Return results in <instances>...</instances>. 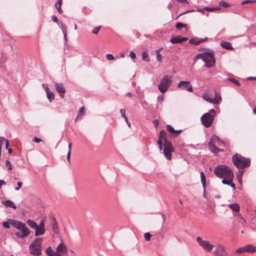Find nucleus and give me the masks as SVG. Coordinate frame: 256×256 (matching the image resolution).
I'll return each instance as SVG.
<instances>
[{
    "label": "nucleus",
    "mask_w": 256,
    "mask_h": 256,
    "mask_svg": "<svg viewBox=\"0 0 256 256\" xmlns=\"http://www.w3.org/2000/svg\"><path fill=\"white\" fill-rule=\"evenodd\" d=\"M10 224L18 230V232H15L14 234L19 238H25L30 234V230L22 222L15 220H10Z\"/></svg>",
    "instance_id": "nucleus-1"
},
{
    "label": "nucleus",
    "mask_w": 256,
    "mask_h": 256,
    "mask_svg": "<svg viewBox=\"0 0 256 256\" xmlns=\"http://www.w3.org/2000/svg\"><path fill=\"white\" fill-rule=\"evenodd\" d=\"M214 174L220 178H234V175L231 168L226 165H218L214 170Z\"/></svg>",
    "instance_id": "nucleus-2"
},
{
    "label": "nucleus",
    "mask_w": 256,
    "mask_h": 256,
    "mask_svg": "<svg viewBox=\"0 0 256 256\" xmlns=\"http://www.w3.org/2000/svg\"><path fill=\"white\" fill-rule=\"evenodd\" d=\"M214 54V52L211 50L209 52L198 54L196 58H201L204 62L206 66L212 68L214 66L216 63Z\"/></svg>",
    "instance_id": "nucleus-3"
},
{
    "label": "nucleus",
    "mask_w": 256,
    "mask_h": 256,
    "mask_svg": "<svg viewBox=\"0 0 256 256\" xmlns=\"http://www.w3.org/2000/svg\"><path fill=\"white\" fill-rule=\"evenodd\" d=\"M232 161L234 165L238 169H242L248 166L250 164L249 158L242 157L237 154L232 156Z\"/></svg>",
    "instance_id": "nucleus-4"
},
{
    "label": "nucleus",
    "mask_w": 256,
    "mask_h": 256,
    "mask_svg": "<svg viewBox=\"0 0 256 256\" xmlns=\"http://www.w3.org/2000/svg\"><path fill=\"white\" fill-rule=\"evenodd\" d=\"M216 116V111L211 109L204 114L200 118L202 124L206 128H210Z\"/></svg>",
    "instance_id": "nucleus-5"
},
{
    "label": "nucleus",
    "mask_w": 256,
    "mask_h": 256,
    "mask_svg": "<svg viewBox=\"0 0 256 256\" xmlns=\"http://www.w3.org/2000/svg\"><path fill=\"white\" fill-rule=\"evenodd\" d=\"M172 84V76L168 75L164 76L160 80L158 86V90L162 94L167 92Z\"/></svg>",
    "instance_id": "nucleus-6"
},
{
    "label": "nucleus",
    "mask_w": 256,
    "mask_h": 256,
    "mask_svg": "<svg viewBox=\"0 0 256 256\" xmlns=\"http://www.w3.org/2000/svg\"><path fill=\"white\" fill-rule=\"evenodd\" d=\"M42 238H36L32 242L30 246V252L35 256H39L41 254Z\"/></svg>",
    "instance_id": "nucleus-7"
},
{
    "label": "nucleus",
    "mask_w": 256,
    "mask_h": 256,
    "mask_svg": "<svg viewBox=\"0 0 256 256\" xmlns=\"http://www.w3.org/2000/svg\"><path fill=\"white\" fill-rule=\"evenodd\" d=\"M172 152H174V149L172 146V144L167 140L165 139L164 148V154L165 157L168 160H170L171 159V153Z\"/></svg>",
    "instance_id": "nucleus-8"
},
{
    "label": "nucleus",
    "mask_w": 256,
    "mask_h": 256,
    "mask_svg": "<svg viewBox=\"0 0 256 256\" xmlns=\"http://www.w3.org/2000/svg\"><path fill=\"white\" fill-rule=\"evenodd\" d=\"M218 140H219V138L216 135H214L208 142L209 149L213 153L216 154L220 151V150L216 147L215 144L216 141Z\"/></svg>",
    "instance_id": "nucleus-9"
},
{
    "label": "nucleus",
    "mask_w": 256,
    "mask_h": 256,
    "mask_svg": "<svg viewBox=\"0 0 256 256\" xmlns=\"http://www.w3.org/2000/svg\"><path fill=\"white\" fill-rule=\"evenodd\" d=\"M213 252L215 256H228L226 248L220 244H216Z\"/></svg>",
    "instance_id": "nucleus-10"
},
{
    "label": "nucleus",
    "mask_w": 256,
    "mask_h": 256,
    "mask_svg": "<svg viewBox=\"0 0 256 256\" xmlns=\"http://www.w3.org/2000/svg\"><path fill=\"white\" fill-rule=\"evenodd\" d=\"M196 241L199 244L206 250L210 252L213 248L214 246L208 240H202L200 237L196 238Z\"/></svg>",
    "instance_id": "nucleus-11"
},
{
    "label": "nucleus",
    "mask_w": 256,
    "mask_h": 256,
    "mask_svg": "<svg viewBox=\"0 0 256 256\" xmlns=\"http://www.w3.org/2000/svg\"><path fill=\"white\" fill-rule=\"evenodd\" d=\"M202 97L205 100L212 104H218L222 99L220 96L218 94L212 96L205 94Z\"/></svg>",
    "instance_id": "nucleus-12"
},
{
    "label": "nucleus",
    "mask_w": 256,
    "mask_h": 256,
    "mask_svg": "<svg viewBox=\"0 0 256 256\" xmlns=\"http://www.w3.org/2000/svg\"><path fill=\"white\" fill-rule=\"evenodd\" d=\"M178 87L182 88V90H186L188 92H192L193 88L192 86L190 84V82L188 81H180L178 84Z\"/></svg>",
    "instance_id": "nucleus-13"
},
{
    "label": "nucleus",
    "mask_w": 256,
    "mask_h": 256,
    "mask_svg": "<svg viewBox=\"0 0 256 256\" xmlns=\"http://www.w3.org/2000/svg\"><path fill=\"white\" fill-rule=\"evenodd\" d=\"M55 88L56 91L60 94V97L64 98L66 92L65 88H64L62 84L56 83Z\"/></svg>",
    "instance_id": "nucleus-14"
},
{
    "label": "nucleus",
    "mask_w": 256,
    "mask_h": 256,
    "mask_svg": "<svg viewBox=\"0 0 256 256\" xmlns=\"http://www.w3.org/2000/svg\"><path fill=\"white\" fill-rule=\"evenodd\" d=\"M187 40V38L182 37L181 36H178L174 37L171 38L170 39V42L172 44H178L186 42Z\"/></svg>",
    "instance_id": "nucleus-15"
},
{
    "label": "nucleus",
    "mask_w": 256,
    "mask_h": 256,
    "mask_svg": "<svg viewBox=\"0 0 256 256\" xmlns=\"http://www.w3.org/2000/svg\"><path fill=\"white\" fill-rule=\"evenodd\" d=\"M222 178V182L223 184L230 186L233 189L236 188L235 184L232 182L234 178Z\"/></svg>",
    "instance_id": "nucleus-16"
},
{
    "label": "nucleus",
    "mask_w": 256,
    "mask_h": 256,
    "mask_svg": "<svg viewBox=\"0 0 256 256\" xmlns=\"http://www.w3.org/2000/svg\"><path fill=\"white\" fill-rule=\"evenodd\" d=\"M46 253L48 256H60L61 254L54 252L50 247H48L46 250Z\"/></svg>",
    "instance_id": "nucleus-17"
},
{
    "label": "nucleus",
    "mask_w": 256,
    "mask_h": 256,
    "mask_svg": "<svg viewBox=\"0 0 256 256\" xmlns=\"http://www.w3.org/2000/svg\"><path fill=\"white\" fill-rule=\"evenodd\" d=\"M3 204L7 207L12 208L14 209L16 208V206L10 200H6L2 202Z\"/></svg>",
    "instance_id": "nucleus-18"
},
{
    "label": "nucleus",
    "mask_w": 256,
    "mask_h": 256,
    "mask_svg": "<svg viewBox=\"0 0 256 256\" xmlns=\"http://www.w3.org/2000/svg\"><path fill=\"white\" fill-rule=\"evenodd\" d=\"M45 228H41L40 227H38V226H37V228H35V236H38L40 235H42L45 233Z\"/></svg>",
    "instance_id": "nucleus-19"
},
{
    "label": "nucleus",
    "mask_w": 256,
    "mask_h": 256,
    "mask_svg": "<svg viewBox=\"0 0 256 256\" xmlns=\"http://www.w3.org/2000/svg\"><path fill=\"white\" fill-rule=\"evenodd\" d=\"M228 207L230 208L233 211H234L236 212H240V206L237 203L230 204H228Z\"/></svg>",
    "instance_id": "nucleus-20"
},
{
    "label": "nucleus",
    "mask_w": 256,
    "mask_h": 256,
    "mask_svg": "<svg viewBox=\"0 0 256 256\" xmlns=\"http://www.w3.org/2000/svg\"><path fill=\"white\" fill-rule=\"evenodd\" d=\"M246 252H256V247L252 244H248L245 246Z\"/></svg>",
    "instance_id": "nucleus-21"
},
{
    "label": "nucleus",
    "mask_w": 256,
    "mask_h": 256,
    "mask_svg": "<svg viewBox=\"0 0 256 256\" xmlns=\"http://www.w3.org/2000/svg\"><path fill=\"white\" fill-rule=\"evenodd\" d=\"M220 46L222 48L226 50H231L233 48L232 44L230 42H221Z\"/></svg>",
    "instance_id": "nucleus-22"
},
{
    "label": "nucleus",
    "mask_w": 256,
    "mask_h": 256,
    "mask_svg": "<svg viewBox=\"0 0 256 256\" xmlns=\"http://www.w3.org/2000/svg\"><path fill=\"white\" fill-rule=\"evenodd\" d=\"M52 229L54 234H58V226L57 222L54 219H53L52 222Z\"/></svg>",
    "instance_id": "nucleus-23"
},
{
    "label": "nucleus",
    "mask_w": 256,
    "mask_h": 256,
    "mask_svg": "<svg viewBox=\"0 0 256 256\" xmlns=\"http://www.w3.org/2000/svg\"><path fill=\"white\" fill-rule=\"evenodd\" d=\"M200 180L204 188L206 186V178L203 172H200Z\"/></svg>",
    "instance_id": "nucleus-24"
},
{
    "label": "nucleus",
    "mask_w": 256,
    "mask_h": 256,
    "mask_svg": "<svg viewBox=\"0 0 256 256\" xmlns=\"http://www.w3.org/2000/svg\"><path fill=\"white\" fill-rule=\"evenodd\" d=\"M26 222L28 226L34 230L37 228V226H38L34 221L32 220H28Z\"/></svg>",
    "instance_id": "nucleus-25"
},
{
    "label": "nucleus",
    "mask_w": 256,
    "mask_h": 256,
    "mask_svg": "<svg viewBox=\"0 0 256 256\" xmlns=\"http://www.w3.org/2000/svg\"><path fill=\"white\" fill-rule=\"evenodd\" d=\"M62 4V0H58V2L56 3V4H55L56 8L57 10L60 14H62L63 12L62 9L61 8Z\"/></svg>",
    "instance_id": "nucleus-26"
},
{
    "label": "nucleus",
    "mask_w": 256,
    "mask_h": 256,
    "mask_svg": "<svg viewBox=\"0 0 256 256\" xmlns=\"http://www.w3.org/2000/svg\"><path fill=\"white\" fill-rule=\"evenodd\" d=\"M65 248L64 246L62 244V242L58 245L56 248L57 252L60 254H62L64 252V250Z\"/></svg>",
    "instance_id": "nucleus-27"
},
{
    "label": "nucleus",
    "mask_w": 256,
    "mask_h": 256,
    "mask_svg": "<svg viewBox=\"0 0 256 256\" xmlns=\"http://www.w3.org/2000/svg\"><path fill=\"white\" fill-rule=\"evenodd\" d=\"M46 96L48 99L49 100L50 102H52V100L54 98V96L53 92H50V90L47 92H46Z\"/></svg>",
    "instance_id": "nucleus-28"
},
{
    "label": "nucleus",
    "mask_w": 256,
    "mask_h": 256,
    "mask_svg": "<svg viewBox=\"0 0 256 256\" xmlns=\"http://www.w3.org/2000/svg\"><path fill=\"white\" fill-rule=\"evenodd\" d=\"M189 42L192 44L198 45L199 44L198 38H191L189 40Z\"/></svg>",
    "instance_id": "nucleus-29"
},
{
    "label": "nucleus",
    "mask_w": 256,
    "mask_h": 256,
    "mask_svg": "<svg viewBox=\"0 0 256 256\" xmlns=\"http://www.w3.org/2000/svg\"><path fill=\"white\" fill-rule=\"evenodd\" d=\"M142 59L146 62H149L150 58L148 57V54L146 52H144L142 53Z\"/></svg>",
    "instance_id": "nucleus-30"
},
{
    "label": "nucleus",
    "mask_w": 256,
    "mask_h": 256,
    "mask_svg": "<svg viewBox=\"0 0 256 256\" xmlns=\"http://www.w3.org/2000/svg\"><path fill=\"white\" fill-rule=\"evenodd\" d=\"M228 80L236 86H239L240 85V84L238 82V81L235 78H228Z\"/></svg>",
    "instance_id": "nucleus-31"
},
{
    "label": "nucleus",
    "mask_w": 256,
    "mask_h": 256,
    "mask_svg": "<svg viewBox=\"0 0 256 256\" xmlns=\"http://www.w3.org/2000/svg\"><path fill=\"white\" fill-rule=\"evenodd\" d=\"M166 132L164 130H162L160 131V136L158 139L163 140V138H164V140H165V139L166 140Z\"/></svg>",
    "instance_id": "nucleus-32"
},
{
    "label": "nucleus",
    "mask_w": 256,
    "mask_h": 256,
    "mask_svg": "<svg viewBox=\"0 0 256 256\" xmlns=\"http://www.w3.org/2000/svg\"><path fill=\"white\" fill-rule=\"evenodd\" d=\"M246 252V246L240 247L236 250V252L240 254Z\"/></svg>",
    "instance_id": "nucleus-33"
},
{
    "label": "nucleus",
    "mask_w": 256,
    "mask_h": 256,
    "mask_svg": "<svg viewBox=\"0 0 256 256\" xmlns=\"http://www.w3.org/2000/svg\"><path fill=\"white\" fill-rule=\"evenodd\" d=\"M244 173L243 170H240L238 173L236 174V178L238 180L239 182H242V176Z\"/></svg>",
    "instance_id": "nucleus-34"
},
{
    "label": "nucleus",
    "mask_w": 256,
    "mask_h": 256,
    "mask_svg": "<svg viewBox=\"0 0 256 256\" xmlns=\"http://www.w3.org/2000/svg\"><path fill=\"white\" fill-rule=\"evenodd\" d=\"M166 130L172 133H174L175 130H174V128L170 124H168L166 126Z\"/></svg>",
    "instance_id": "nucleus-35"
},
{
    "label": "nucleus",
    "mask_w": 256,
    "mask_h": 256,
    "mask_svg": "<svg viewBox=\"0 0 256 256\" xmlns=\"http://www.w3.org/2000/svg\"><path fill=\"white\" fill-rule=\"evenodd\" d=\"M60 24L59 26L61 28V30L63 32V34H66V27L64 25L62 22H60Z\"/></svg>",
    "instance_id": "nucleus-36"
},
{
    "label": "nucleus",
    "mask_w": 256,
    "mask_h": 256,
    "mask_svg": "<svg viewBox=\"0 0 256 256\" xmlns=\"http://www.w3.org/2000/svg\"><path fill=\"white\" fill-rule=\"evenodd\" d=\"M186 24H185L184 25L182 24V23H181V22H178V24H176V28L178 29V30H180L183 27L186 26Z\"/></svg>",
    "instance_id": "nucleus-37"
},
{
    "label": "nucleus",
    "mask_w": 256,
    "mask_h": 256,
    "mask_svg": "<svg viewBox=\"0 0 256 256\" xmlns=\"http://www.w3.org/2000/svg\"><path fill=\"white\" fill-rule=\"evenodd\" d=\"M84 114V108L82 106L80 108L78 112L77 116L78 117L80 116H82Z\"/></svg>",
    "instance_id": "nucleus-38"
},
{
    "label": "nucleus",
    "mask_w": 256,
    "mask_h": 256,
    "mask_svg": "<svg viewBox=\"0 0 256 256\" xmlns=\"http://www.w3.org/2000/svg\"><path fill=\"white\" fill-rule=\"evenodd\" d=\"M101 28V26H97V27H96L94 28L92 31V32L94 34H96L98 31L100 30V29Z\"/></svg>",
    "instance_id": "nucleus-39"
},
{
    "label": "nucleus",
    "mask_w": 256,
    "mask_h": 256,
    "mask_svg": "<svg viewBox=\"0 0 256 256\" xmlns=\"http://www.w3.org/2000/svg\"><path fill=\"white\" fill-rule=\"evenodd\" d=\"M150 237L151 234L148 232L145 233L144 234V238L146 241H149Z\"/></svg>",
    "instance_id": "nucleus-40"
},
{
    "label": "nucleus",
    "mask_w": 256,
    "mask_h": 256,
    "mask_svg": "<svg viewBox=\"0 0 256 256\" xmlns=\"http://www.w3.org/2000/svg\"><path fill=\"white\" fill-rule=\"evenodd\" d=\"M10 222H2V226L6 228H10Z\"/></svg>",
    "instance_id": "nucleus-41"
},
{
    "label": "nucleus",
    "mask_w": 256,
    "mask_h": 256,
    "mask_svg": "<svg viewBox=\"0 0 256 256\" xmlns=\"http://www.w3.org/2000/svg\"><path fill=\"white\" fill-rule=\"evenodd\" d=\"M106 58L108 60H114V56L112 54H106Z\"/></svg>",
    "instance_id": "nucleus-42"
},
{
    "label": "nucleus",
    "mask_w": 256,
    "mask_h": 256,
    "mask_svg": "<svg viewBox=\"0 0 256 256\" xmlns=\"http://www.w3.org/2000/svg\"><path fill=\"white\" fill-rule=\"evenodd\" d=\"M52 20L53 22H55L57 23V24H58V26H60V22H58V18H56V16H52Z\"/></svg>",
    "instance_id": "nucleus-43"
},
{
    "label": "nucleus",
    "mask_w": 256,
    "mask_h": 256,
    "mask_svg": "<svg viewBox=\"0 0 256 256\" xmlns=\"http://www.w3.org/2000/svg\"><path fill=\"white\" fill-rule=\"evenodd\" d=\"M158 148L160 150H162V140L158 139Z\"/></svg>",
    "instance_id": "nucleus-44"
},
{
    "label": "nucleus",
    "mask_w": 256,
    "mask_h": 256,
    "mask_svg": "<svg viewBox=\"0 0 256 256\" xmlns=\"http://www.w3.org/2000/svg\"><path fill=\"white\" fill-rule=\"evenodd\" d=\"M216 142H218V144L220 146H224L225 145V143L222 140H220V138H219V140H216Z\"/></svg>",
    "instance_id": "nucleus-45"
},
{
    "label": "nucleus",
    "mask_w": 256,
    "mask_h": 256,
    "mask_svg": "<svg viewBox=\"0 0 256 256\" xmlns=\"http://www.w3.org/2000/svg\"><path fill=\"white\" fill-rule=\"evenodd\" d=\"M126 110L124 109H121L120 110V112L122 114V116L124 118L125 120H126V116L125 114Z\"/></svg>",
    "instance_id": "nucleus-46"
},
{
    "label": "nucleus",
    "mask_w": 256,
    "mask_h": 256,
    "mask_svg": "<svg viewBox=\"0 0 256 256\" xmlns=\"http://www.w3.org/2000/svg\"><path fill=\"white\" fill-rule=\"evenodd\" d=\"M70 154H71V152H68L67 155H66V160L69 164H70Z\"/></svg>",
    "instance_id": "nucleus-47"
},
{
    "label": "nucleus",
    "mask_w": 256,
    "mask_h": 256,
    "mask_svg": "<svg viewBox=\"0 0 256 256\" xmlns=\"http://www.w3.org/2000/svg\"><path fill=\"white\" fill-rule=\"evenodd\" d=\"M254 0H246L241 2L242 4H245L248 3H252L254 2Z\"/></svg>",
    "instance_id": "nucleus-48"
},
{
    "label": "nucleus",
    "mask_w": 256,
    "mask_h": 256,
    "mask_svg": "<svg viewBox=\"0 0 256 256\" xmlns=\"http://www.w3.org/2000/svg\"><path fill=\"white\" fill-rule=\"evenodd\" d=\"M130 56L132 58V59H134L136 58V54L135 53L132 52V51H130Z\"/></svg>",
    "instance_id": "nucleus-49"
},
{
    "label": "nucleus",
    "mask_w": 256,
    "mask_h": 256,
    "mask_svg": "<svg viewBox=\"0 0 256 256\" xmlns=\"http://www.w3.org/2000/svg\"><path fill=\"white\" fill-rule=\"evenodd\" d=\"M33 142H37V143H38V142H42V140L37 138V137H34V138H33Z\"/></svg>",
    "instance_id": "nucleus-50"
},
{
    "label": "nucleus",
    "mask_w": 256,
    "mask_h": 256,
    "mask_svg": "<svg viewBox=\"0 0 256 256\" xmlns=\"http://www.w3.org/2000/svg\"><path fill=\"white\" fill-rule=\"evenodd\" d=\"M6 166H8V170H12V165H11V164H10V162L8 160H7L6 161Z\"/></svg>",
    "instance_id": "nucleus-51"
},
{
    "label": "nucleus",
    "mask_w": 256,
    "mask_h": 256,
    "mask_svg": "<svg viewBox=\"0 0 256 256\" xmlns=\"http://www.w3.org/2000/svg\"><path fill=\"white\" fill-rule=\"evenodd\" d=\"M220 6H223L225 8L228 7V3H227L226 2H220Z\"/></svg>",
    "instance_id": "nucleus-52"
},
{
    "label": "nucleus",
    "mask_w": 256,
    "mask_h": 256,
    "mask_svg": "<svg viewBox=\"0 0 256 256\" xmlns=\"http://www.w3.org/2000/svg\"><path fill=\"white\" fill-rule=\"evenodd\" d=\"M156 55L157 61L160 62L162 58V56L160 54H156Z\"/></svg>",
    "instance_id": "nucleus-53"
},
{
    "label": "nucleus",
    "mask_w": 256,
    "mask_h": 256,
    "mask_svg": "<svg viewBox=\"0 0 256 256\" xmlns=\"http://www.w3.org/2000/svg\"><path fill=\"white\" fill-rule=\"evenodd\" d=\"M5 138L0 136V148H2Z\"/></svg>",
    "instance_id": "nucleus-54"
},
{
    "label": "nucleus",
    "mask_w": 256,
    "mask_h": 256,
    "mask_svg": "<svg viewBox=\"0 0 256 256\" xmlns=\"http://www.w3.org/2000/svg\"><path fill=\"white\" fill-rule=\"evenodd\" d=\"M38 227H40L41 228H44V220H40V224L38 225Z\"/></svg>",
    "instance_id": "nucleus-55"
},
{
    "label": "nucleus",
    "mask_w": 256,
    "mask_h": 256,
    "mask_svg": "<svg viewBox=\"0 0 256 256\" xmlns=\"http://www.w3.org/2000/svg\"><path fill=\"white\" fill-rule=\"evenodd\" d=\"M17 184L18 185V187L16 188L15 190H20V187L22 186V183L20 182H18Z\"/></svg>",
    "instance_id": "nucleus-56"
},
{
    "label": "nucleus",
    "mask_w": 256,
    "mask_h": 256,
    "mask_svg": "<svg viewBox=\"0 0 256 256\" xmlns=\"http://www.w3.org/2000/svg\"><path fill=\"white\" fill-rule=\"evenodd\" d=\"M159 124V122L157 120H155L153 121V124L157 128Z\"/></svg>",
    "instance_id": "nucleus-57"
},
{
    "label": "nucleus",
    "mask_w": 256,
    "mask_h": 256,
    "mask_svg": "<svg viewBox=\"0 0 256 256\" xmlns=\"http://www.w3.org/2000/svg\"><path fill=\"white\" fill-rule=\"evenodd\" d=\"M208 40V38H198V42H199V44H200V43L202 42H204L205 41H206Z\"/></svg>",
    "instance_id": "nucleus-58"
},
{
    "label": "nucleus",
    "mask_w": 256,
    "mask_h": 256,
    "mask_svg": "<svg viewBox=\"0 0 256 256\" xmlns=\"http://www.w3.org/2000/svg\"><path fill=\"white\" fill-rule=\"evenodd\" d=\"M42 86L44 88L45 90L47 92L50 91L48 86L46 84H42Z\"/></svg>",
    "instance_id": "nucleus-59"
},
{
    "label": "nucleus",
    "mask_w": 256,
    "mask_h": 256,
    "mask_svg": "<svg viewBox=\"0 0 256 256\" xmlns=\"http://www.w3.org/2000/svg\"><path fill=\"white\" fill-rule=\"evenodd\" d=\"M204 10H206L208 12H212L214 10V8H209V7H205L204 8Z\"/></svg>",
    "instance_id": "nucleus-60"
},
{
    "label": "nucleus",
    "mask_w": 256,
    "mask_h": 256,
    "mask_svg": "<svg viewBox=\"0 0 256 256\" xmlns=\"http://www.w3.org/2000/svg\"><path fill=\"white\" fill-rule=\"evenodd\" d=\"M6 142V149H8V147L9 146V142L8 140L5 138V140H4Z\"/></svg>",
    "instance_id": "nucleus-61"
},
{
    "label": "nucleus",
    "mask_w": 256,
    "mask_h": 256,
    "mask_svg": "<svg viewBox=\"0 0 256 256\" xmlns=\"http://www.w3.org/2000/svg\"><path fill=\"white\" fill-rule=\"evenodd\" d=\"M182 132V130H175V132H174V133H176L175 136H177L178 134Z\"/></svg>",
    "instance_id": "nucleus-62"
},
{
    "label": "nucleus",
    "mask_w": 256,
    "mask_h": 256,
    "mask_svg": "<svg viewBox=\"0 0 256 256\" xmlns=\"http://www.w3.org/2000/svg\"><path fill=\"white\" fill-rule=\"evenodd\" d=\"M157 99L158 101H162L164 100V96H158Z\"/></svg>",
    "instance_id": "nucleus-63"
},
{
    "label": "nucleus",
    "mask_w": 256,
    "mask_h": 256,
    "mask_svg": "<svg viewBox=\"0 0 256 256\" xmlns=\"http://www.w3.org/2000/svg\"><path fill=\"white\" fill-rule=\"evenodd\" d=\"M248 80H256V77L250 76L247 78Z\"/></svg>",
    "instance_id": "nucleus-64"
}]
</instances>
